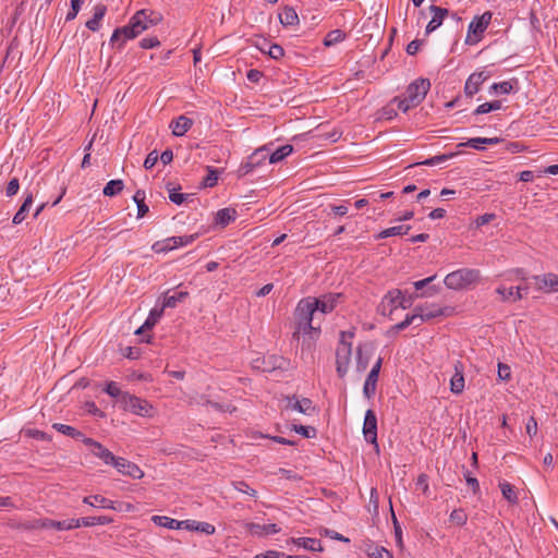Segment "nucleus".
I'll use <instances>...</instances> for the list:
<instances>
[{
    "instance_id": "nucleus-1",
    "label": "nucleus",
    "mask_w": 558,
    "mask_h": 558,
    "mask_svg": "<svg viewBox=\"0 0 558 558\" xmlns=\"http://www.w3.org/2000/svg\"><path fill=\"white\" fill-rule=\"evenodd\" d=\"M294 331L292 338L302 342V354L312 351L320 335V324L315 325L318 318L316 298L308 296L299 301L294 313Z\"/></svg>"
},
{
    "instance_id": "nucleus-35",
    "label": "nucleus",
    "mask_w": 558,
    "mask_h": 558,
    "mask_svg": "<svg viewBox=\"0 0 558 558\" xmlns=\"http://www.w3.org/2000/svg\"><path fill=\"white\" fill-rule=\"evenodd\" d=\"M33 205V195L29 194L25 197L22 206L20 207V209L17 210V213L14 215L13 217V223L14 225H20L22 223L25 218H26V215L31 208V206Z\"/></svg>"
},
{
    "instance_id": "nucleus-22",
    "label": "nucleus",
    "mask_w": 558,
    "mask_h": 558,
    "mask_svg": "<svg viewBox=\"0 0 558 558\" xmlns=\"http://www.w3.org/2000/svg\"><path fill=\"white\" fill-rule=\"evenodd\" d=\"M496 293L500 295V300L504 302H515L523 298V294L521 293V287L506 288L505 286H499L496 289Z\"/></svg>"
},
{
    "instance_id": "nucleus-38",
    "label": "nucleus",
    "mask_w": 558,
    "mask_h": 558,
    "mask_svg": "<svg viewBox=\"0 0 558 558\" xmlns=\"http://www.w3.org/2000/svg\"><path fill=\"white\" fill-rule=\"evenodd\" d=\"M123 187H124V183L122 180H120V179L111 180L106 184L102 193L105 196L112 197V196H116L119 193H121Z\"/></svg>"
},
{
    "instance_id": "nucleus-14",
    "label": "nucleus",
    "mask_w": 558,
    "mask_h": 558,
    "mask_svg": "<svg viewBox=\"0 0 558 558\" xmlns=\"http://www.w3.org/2000/svg\"><path fill=\"white\" fill-rule=\"evenodd\" d=\"M286 401L287 403L284 405V410L287 411H298L303 414H311L312 412L315 411V408L311 399H298L293 396L287 397Z\"/></svg>"
},
{
    "instance_id": "nucleus-54",
    "label": "nucleus",
    "mask_w": 558,
    "mask_h": 558,
    "mask_svg": "<svg viewBox=\"0 0 558 558\" xmlns=\"http://www.w3.org/2000/svg\"><path fill=\"white\" fill-rule=\"evenodd\" d=\"M498 379L509 381L511 379L510 366L504 363H498Z\"/></svg>"
},
{
    "instance_id": "nucleus-26",
    "label": "nucleus",
    "mask_w": 558,
    "mask_h": 558,
    "mask_svg": "<svg viewBox=\"0 0 558 558\" xmlns=\"http://www.w3.org/2000/svg\"><path fill=\"white\" fill-rule=\"evenodd\" d=\"M107 12V8L104 4H97L94 8L93 17L86 22V27L93 32H97L100 27V22Z\"/></svg>"
},
{
    "instance_id": "nucleus-8",
    "label": "nucleus",
    "mask_w": 558,
    "mask_h": 558,
    "mask_svg": "<svg viewBox=\"0 0 558 558\" xmlns=\"http://www.w3.org/2000/svg\"><path fill=\"white\" fill-rule=\"evenodd\" d=\"M409 306L410 302L404 298L402 291L392 290L385 295L380 303L379 310L384 315H391L393 310L398 307L408 308Z\"/></svg>"
},
{
    "instance_id": "nucleus-47",
    "label": "nucleus",
    "mask_w": 558,
    "mask_h": 558,
    "mask_svg": "<svg viewBox=\"0 0 558 558\" xmlns=\"http://www.w3.org/2000/svg\"><path fill=\"white\" fill-rule=\"evenodd\" d=\"M449 520L459 525V526H462L466 523L468 521V514L465 513V511L461 508L459 509H454L451 513H450V517H449Z\"/></svg>"
},
{
    "instance_id": "nucleus-16",
    "label": "nucleus",
    "mask_w": 558,
    "mask_h": 558,
    "mask_svg": "<svg viewBox=\"0 0 558 558\" xmlns=\"http://www.w3.org/2000/svg\"><path fill=\"white\" fill-rule=\"evenodd\" d=\"M488 77H489V75L484 71L472 73L465 82V86H464L465 95L469 97L474 96L480 90L481 85Z\"/></svg>"
},
{
    "instance_id": "nucleus-50",
    "label": "nucleus",
    "mask_w": 558,
    "mask_h": 558,
    "mask_svg": "<svg viewBox=\"0 0 558 558\" xmlns=\"http://www.w3.org/2000/svg\"><path fill=\"white\" fill-rule=\"evenodd\" d=\"M292 429L305 438H313L316 436V429L314 427L294 424Z\"/></svg>"
},
{
    "instance_id": "nucleus-25",
    "label": "nucleus",
    "mask_w": 558,
    "mask_h": 558,
    "mask_svg": "<svg viewBox=\"0 0 558 558\" xmlns=\"http://www.w3.org/2000/svg\"><path fill=\"white\" fill-rule=\"evenodd\" d=\"M193 125V121L185 117L180 116L175 121H173L170 125L172 129V134L174 136H183Z\"/></svg>"
},
{
    "instance_id": "nucleus-24",
    "label": "nucleus",
    "mask_w": 558,
    "mask_h": 558,
    "mask_svg": "<svg viewBox=\"0 0 558 558\" xmlns=\"http://www.w3.org/2000/svg\"><path fill=\"white\" fill-rule=\"evenodd\" d=\"M83 502L92 507H101L106 509L117 510L116 502L105 498L101 495L86 496L83 498Z\"/></svg>"
},
{
    "instance_id": "nucleus-62",
    "label": "nucleus",
    "mask_w": 558,
    "mask_h": 558,
    "mask_svg": "<svg viewBox=\"0 0 558 558\" xmlns=\"http://www.w3.org/2000/svg\"><path fill=\"white\" fill-rule=\"evenodd\" d=\"M195 531L203 532L205 534L211 535L215 533L216 529L213 524L207 522H199L195 525Z\"/></svg>"
},
{
    "instance_id": "nucleus-44",
    "label": "nucleus",
    "mask_w": 558,
    "mask_h": 558,
    "mask_svg": "<svg viewBox=\"0 0 558 558\" xmlns=\"http://www.w3.org/2000/svg\"><path fill=\"white\" fill-rule=\"evenodd\" d=\"M344 38H345V34L342 31L333 29L326 35V37L324 39V45L327 47H330L332 45H336V44L342 41Z\"/></svg>"
},
{
    "instance_id": "nucleus-11",
    "label": "nucleus",
    "mask_w": 558,
    "mask_h": 558,
    "mask_svg": "<svg viewBox=\"0 0 558 558\" xmlns=\"http://www.w3.org/2000/svg\"><path fill=\"white\" fill-rule=\"evenodd\" d=\"M363 434L366 441L375 445L376 451L379 450V446L377 442V417L373 410H367L365 413L364 424H363Z\"/></svg>"
},
{
    "instance_id": "nucleus-61",
    "label": "nucleus",
    "mask_w": 558,
    "mask_h": 558,
    "mask_svg": "<svg viewBox=\"0 0 558 558\" xmlns=\"http://www.w3.org/2000/svg\"><path fill=\"white\" fill-rule=\"evenodd\" d=\"M153 251L156 253H166L171 251V246L169 244L168 239L163 241H158L153 245Z\"/></svg>"
},
{
    "instance_id": "nucleus-53",
    "label": "nucleus",
    "mask_w": 558,
    "mask_h": 558,
    "mask_svg": "<svg viewBox=\"0 0 558 558\" xmlns=\"http://www.w3.org/2000/svg\"><path fill=\"white\" fill-rule=\"evenodd\" d=\"M265 46H268L267 54L271 57L272 59H280L283 57L284 51L283 48L277 44H267L265 43Z\"/></svg>"
},
{
    "instance_id": "nucleus-32",
    "label": "nucleus",
    "mask_w": 558,
    "mask_h": 558,
    "mask_svg": "<svg viewBox=\"0 0 558 558\" xmlns=\"http://www.w3.org/2000/svg\"><path fill=\"white\" fill-rule=\"evenodd\" d=\"M235 215H236V213L232 208L220 209L217 211V214L215 216V222H216V225L223 228L235 219Z\"/></svg>"
},
{
    "instance_id": "nucleus-12",
    "label": "nucleus",
    "mask_w": 558,
    "mask_h": 558,
    "mask_svg": "<svg viewBox=\"0 0 558 558\" xmlns=\"http://www.w3.org/2000/svg\"><path fill=\"white\" fill-rule=\"evenodd\" d=\"M533 280L538 291L544 293L558 292V275L554 272H546L544 275L534 276Z\"/></svg>"
},
{
    "instance_id": "nucleus-36",
    "label": "nucleus",
    "mask_w": 558,
    "mask_h": 558,
    "mask_svg": "<svg viewBox=\"0 0 558 558\" xmlns=\"http://www.w3.org/2000/svg\"><path fill=\"white\" fill-rule=\"evenodd\" d=\"M198 238V233H194L191 235H183V236H171L168 238L169 244L171 246V251L181 246H185L187 244H191Z\"/></svg>"
},
{
    "instance_id": "nucleus-34",
    "label": "nucleus",
    "mask_w": 558,
    "mask_h": 558,
    "mask_svg": "<svg viewBox=\"0 0 558 558\" xmlns=\"http://www.w3.org/2000/svg\"><path fill=\"white\" fill-rule=\"evenodd\" d=\"M92 453L102 460L106 464H111L116 460V456L105 448L100 442L98 445H95V448L92 449Z\"/></svg>"
},
{
    "instance_id": "nucleus-10",
    "label": "nucleus",
    "mask_w": 558,
    "mask_h": 558,
    "mask_svg": "<svg viewBox=\"0 0 558 558\" xmlns=\"http://www.w3.org/2000/svg\"><path fill=\"white\" fill-rule=\"evenodd\" d=\"M268 157V147L263 146L254 150V153L248 156L245 163H243L240 169V175H246L247 173L252 172L256 167L264 163V161Z\"/></svg>"
},
{
    "instance_id": "nucleus-13",
    "label": "nucleus",
    "mask_w": 558,
    "mask_h": 558,
    "mask_svg": "<svg viewBox=\"0 0 558 558\" xmlns=\"http://www.w3.org/2000/svg\"><path fill=\"white\" fill-rule=\"evenodd\" d=\"M112 465L117 469V471L123 475H126V476H130L132 478H143L144 477V472L141 470V468L122 458V457H117L116 460L113 461Z\"/></svg>"
},
{
    "instance_id": "nucleus-57",
    "label": "nucleus",
    "mask_w": 558,
    "mask_h": 558,
    "mask_svg": "<svg viewBox=\"0 0 558 558\" xmlns=\"http://www.w3.org/2000/svg\"><path fill=\"white\" fill-rule=\"evenodd\" d=\"M512 84L510 82L495 83L492 89L499 94H509L512 90Z\"/></svg>"
},
{
    "instance_id": "nucleus-17",
    "label": "nucleus",
    "mask_w": 558,
    "mask_h": 558,
    "mask_svg": "<svg viewBox=\"0 0 558 558\" xmlns=\"http://www.w3.org/2000/svg\"><path fill=\"white\" fill-rule=\"evenodd\" d=\"M340 298V293H328L316 298L317 314L320 313L324 315L333 311Z\"/></svg>"
},
{
    "instance_id": "nucleus-9",
    "label": "nucleus",
    "mask_w": 558,
    "mask_h": 558,
    "mask_svg": "<svg viewBox=\"0 0 558 558\" xmlns=\"http://www.w3.org/2000/svg\"><path fill=\"white\" fill-rule=\"evenodd\" d=\"M430 88V82L427 78H417L412 82L405 90L408 102L418 106L426 97Z\"/></svg>"
},
{
    "instance_id": "nucleus-37",
    "label": "nucleus",
    "mask_w": 558,
    "mask_h": 558,
    "mask_svg": "<svg viewBox=\"0 0 558 558\" xmlns=\"http://www.w3.org/2000/svg\"><path fill=\"white\" fill-rule=\"evenodd\" d=\"M292 151H293L292 145H289V144L283 145V146L279 147L278 149H276L270 155L268 154L269 162L277 163V162L281 161L282 159H284L286 157H288Z\"/></svg>"
},
{
    "instance_id": "nucleus-27",
    "label": "nucleus",
    "mask_w": 558,
    "mask_h": 558,
    "mask_svg": "<svg viewBox=\"0 0 558 558\" xmlns=\"http://www.w3.org/2000/svg\"><path fill=\"white\" fill-rule=\"evenodd\" d=\"M500 140L498 137H474L470 138L464 143H460L458 147H472L477 150H483V144L494 145L499 143Z\"/></svg>"
},
{
    "instance_id": "nucleus-49",
    "label": "nucleus",
    "mask_w": 558,
    "mask_h": 558,
    "mask_svg": "<svg viewBox=\"0 0 558 558\" xmlns=\"http://www.w3.org/2000/svg\"><path fill=\"white\" fill-rule=\"evenodd\" d=\"M233 487L238 490V492H241L243 494H246L251 497H256L257 496V492L253 488H251L248 486L247 483H245L244 481H236V482H233Z\"/></svg>"
},
{
    "instance_id": "nucleus-28",
    "label": "nucleus",
    "mask_w": 558,
    "mask_h": 558,
    "mask_svg": "<svg viewBox=\"0 0 558 558\" xmlns=\"http://www.w3.org/2000/svg\"><path fill=\"white\" fill-rule=\"evenodd\" d=\"M291 543L311 551H322L323 547L318 539L311 537L291 538Z\"/></svg>"
},
{
    "instance_id": "nucleus-63",
    "label": "nucleus",
    "mask_w": 558,
    "mask_h": 558,
    "mask_svg": "<svg viewBox=\"0 0 558 558\" xmlns=\"http://www.w3.org/2000/svg\"><path fill=\"white\" fill-rule=\"evenodd\" d=\"M496 218V215L495 214H484L482 216H478L476 219H475V226L477 228L484 226V225H487L489 223L490 221H493L494 219Z\"/></svg>"
},
{
    "instance_id": "nucleus-39",
    "label": "nucleus",
    "mask_w": 558,
    "mask_h": 558,
    "mask_svg": "<svg viewBox=\"0 0 558 558\" xmlns=\"http://www.w3.org/2000/svg\"><path fill=\"white\" fill-rule=\"evenodd\" d=\"M133 201L137 205V218H143L148 213V206L145 204V192L138 190L133 196Z\"/></svg>"
},
{
    "instance_id": "nucleus-5",
    "label": "nucleus",
    "mask_w": 558,
    "mask_h": 558,
    "mask_svg": "<svg viewBox=\"0 0 558 558\" xmlns=\"http://www.w3.org/2000/svg\"><path fill=\"white\" fill-rule=\"evenodd\" d=\"M121 407L124 411H130L131 413L143 417H153L156 414L155 408L151 403L131 393H125L122 397Z\"/></svg>"
},
{
    "instance_id": "nucleus-3",
    "label": "nucleus",
    "mask_w": 558,
    "mask_h": 558,
    "mask_svg": "<svg viewBox=\"0 0 558 558\" xmlns=\"http://www.w3.org/2000/svg\"><path fill=\"white\" fill-rule=\"evenodd\" d=\"M480 279V270L472 268H461L448 274L444 283L448 289L463 290L474 284Z\"/></svg>"
},
{
    "instance_id": "nucleus-43",
    "label": "nucleus",
    "mask_w": 558,
    "mask_h": 558,
    "mask_svg": "<svg viewBox=\"0 0 558 558\" xmlns=\"http://www.w3.org/2000/svg\"><path fill=\"white\" fill-rule=\"evenodd\" d=\"M52 427L58 430L59 433L70 436L72 438L80 439V437H83V434L75 429L74 427L61 423H54Z\"/></svg>"
},
{
    "instance_id": "nucleus-51",
    "label": "nucleus",
    "mask_w": 558,
    "mask_h": 558,
    "mask_svg": "<svg viewBox=\"0 0 558 558\" xmlns=\"http://www.w3.org/2000/svg\"><path fill=\"white\" fill-rule=\"evenodd\" d=\"M417 317L418 316H416L414 313L411 314V315H407V317L401 323H399V324L393 326V329L397 330V331H400V330L405 329L407 327H409L412 324H415L416 326H418L417 325V323H418Z\"/></svg>"
},
{
    "instance_id": "nucleus-2",
    "label": "nucleus",
    "mask_w": 558,
    "mask_h": 558,
    "mask_svg": "<svg viewBox=\"0 0 558 558\" xmlns=\"http://www.w3.org/2000/svg\"><path fill=\"white\" fill-rule=\"evenodd\" d=\"M162 16L160 13L140 10L129 21V24L114 29L111 36V43H118V48H122L124 43L134 39L143 32L160 23Z\"/></svg>"
},
{
    "instance_id": "nucleus-46",
    "label": "nucleus",
    "mask_w": 558,
    "mask_h": 558,
    "mask_svg": "<svg viewBox=\"0 0 558 558\" xmlns=\"http://www.w3.org/2000/svg\"><path fill=\"white\" fill-rule=\"evenodd\" d=\"M500 108H501V102L499 100H494L490 102H485V104L480 105L475 109L474 113L475 114H484V113H488L490 111L499 110Z\"/></svg>"
},
{
    "instance_id": "nucleus-40",
    "label": "nucleus",
    "mask_w": 558,
    "mask_h": 558,
    "mask_svg": "<svg viewBox=\"0 0 558 558\" xmlns=\"http://www.w3.org/2000/svg\"><path fill=\"white\" fill-rule=\"evenodd\" d=\"M409 230H410L409 226H396V227H391V228H387V229L383 230L377 235V238L385 239V238L395 236V235H403V234H407L409 232Z\"/></svg>"
},
{
    "instance_id": "nucleus-30",
    "label": "nucleus",
    "mask_w": 558,
    "mask_h": 558,
    "mask_svg": "<svg viewBox=\"0 0 558 558\" xmlns=\"http://www.w3.org/2000/svg\"><path fill=\"white\" fill-rule=\"evenodd\" d=\"M163 310H165L163 305L160 308H153L149 312V315H148L147 319L145 320V323L143 324V326H141L135 331V333L140 335L145 329H151L157 324V322L160 319V317L162 316Z\"/></svg>"
},
{
    "instance_id": "nucleus-52",
    "label": "nucleus",
    "mask_w": 558,
    "mask_h": 558,
    "mask_svg": "<svg viewBox=\"0 0 558 558\" xmlns=\"http://www.w3.org/2000/svg\"><path fill=\"white\" fill-rule=\"evenodd\" d=\"M457 155H459V153H451V154L439 155V156H435V157L428 158V159L424 160L421 163L422 165H427V166H434V165H437L439 162L446 161V160H448L450 158H453Z\"/></svg>"
},
{
    "instance_id": "nucleus-64",
    "label": "nucleus",
    "mask_w": 558,
    "mask_h": 558,
    "mask_svg": "<svg viewBox=\"0 0 558 558\" xmlns=\"http://www.w3.org/2000/svg\"><path fill=\"white\" fill-rule=\"evenodd\" d=\"M158 161V153L156 150H153L150 151L145 161H144V167L146 169H151Z\"/></svg>"
},
{
    "instance_id": "nucleus-55",
    "label": "nucleus",
    "mask_w": 558,
    "mask_h": 558,
    "mask_svg": "<svg viewBox=\"0 0 558 558\" xmlns=\"http://www.w3.org/2000/svg\"><path fill=\"white\" fill-rule=\"evenodd\" d=\"M369 558H393L392 555L384 547H374L368 551Z\"/></svg>"
},
{
    "instance_id": "nucleus-20",
    "label": "nucleus",
    "mask_w": 558,
    "mask_h": 558,
    "mask_svg": "<svg viewBox=\"0 0 558 558\" xmlns=\"http://www.w3.org/2000/svg\"><path fill=\"white\" fill-rule=\"evenodd\" d=\"M464 390L463 366L461 362L454 364V374L450 379V391L456 395L462 393Z\"/></svg>"
},
{
    "instance_id": "nucleus-6",
    "label": "nucleus",
    "mask_w": 558,
    "mask_h": 558,
    "mask_svg": "<svg viewBox=\"0 0 558 558\" xmlns=\"http://www.w3.org/2000/svg\"><path fill=\"white\" fill-rule=\"evenodd\" d=\"M347 337L352 338V333L341 332L340 343L336 350L337 373L340 377L347 374L351 360V342L347 341Z\"/></svg>"
},
{
    "instance_id": "nucleus-4",
    "label": "nucleus",
    "mask_w": 558,
    "mask_h": 558,
    "mask_svg": "<svg viewBox=\"0 0 558 558\" xmlns=\"http://www.w3.org/2000/svg\"><path fill=\"white\" fill-rule=\"evenodd\" d=\"M492 17V12L486 11L471 21L464 39L465 45L474 46L482 40L485 31L490 24Z\"/></svg>"
},
{
    "instance_id": "nucleus-23",
    "label": "nucleus",
    "mask_w": 558,
    "mask_h": 558,
    "mask_svg": "<svg viewBox=\"0 0 558 558\" xmlns=\"http://www.w3.org/2000/svg\"><path fill=\"white\" fill-rule=\"evenodd\" d=\"M40 527L54 529L59 531L72 530L78 527L76 519H70L64 521L45 520L39 524Z\"/></svg>"
},
{
    "instance_id": "nucleus-59",
    "label": "nucleus",
    "mask_w": 558,
    "mask_h": 558,
    "mask_svg": "<svg viewBox=\"0 0 558 558\" xmlns=\"http://www.w3.org/2000/svg\"><path fill=\"white\" fill-rule=\"evenodd\" d=\"M20 189V182L19 179L13 178L9 181L7 189H5V195L11 197L15 195L19 192Z\"/></svg>"
},
{
    "instance_id": "nucleus-29",
    "label": "nucleus",
    "mask_w": 558,
    "mask_h": 558,
    "mask_svg": "<svg viewBox=\"0 0 558 558\" xmlns=\"http://www.w3.org/2000/svg\"><path fill=\"white\" fill-rule=\"evenodd\" d=\"M280 23L283 26H294L299 24V16L292 7L286 5L279 14Z\"/></svg>"
},
{
    "instance_id": "nucleus-58",
    "label": "nucleus",
    "mask_w": 558,
    "mask_h": 558,
    "mask_svg": "<svg viewBox=\"0 0 558 558\" xmlns=\"http://www.w3.org/2000/svg\"><path fill=\"white\" fill-rule=\"evenodd\" d=\"M395 117H397V111L391 102L380 110V119L392 120Z\"/></svg>"
},
{
    "instance_id": "nucleus-7",
    "label": "nucleus",
    "mask_w": 558,
    "mask_h": 558,
    "mask_svg": "<svg viewBox=\"0 0 558 558\" xmlns=\"http://www.w3.org/2000/svg\"><path fill=\"white\" fill-rule=\"evenodd\" d=\"M418 319L417 325H421L423 322L430 320L433 318L439 316H450L454 313V307L452 306H439L438 304H425L421 306H416L413 312Z\"/></svg>"
},
{
    "instance_id": "nucleus-41",
    "label": "nucleus",
    "mask_w": 558,
    "mask_h": 558,
    "mask_svg": "<svg viewBox=\"0 0 558 558\" xmlns=\"http://www.w3.org/2000/svg\"><path fill=\"white\" fill-rule=\"evenodd\" d=\"M499 487L505 499H507L510 504L518 502L517 493L511 484L504 482L499 484Z\"/></svg>"
},
{
    "instance_id": "nucleus-19",
    "label": "nucleus",
    "mask_w": 558,
    "mask_h": 558,
    "mask_svg": "<svg viewBox=\"0 0 558 558\" xmlns=\"http://www.w3.org/2000/svg\"><path fill=\"white\" fill-rule=\"evenodd\" d=\"M246 531L254 536H265L269 534H276L280 531V529L276 524H258V523H246Z\"/></svg>"
},
{
    "instance_id": "nucleus-18",
    "label": "nucleus",
    "mask_w": 558,
    "mask_h": 558,
    "mask_svg": "<svg viewBox=\"0 0 558 558\" xmlns=\"http://www.w3.org/2000/svg\"><path fill=\"white\" fill-rule=\"evenodd\" d=\"M429 11L432 13V20L426 26V33L436 31L442 24L445 17L449 15V11L447 9L437 5H430Z\"/></svg>"
},
{
    "instance_id": "nucleus-33",
    "label": "nucleus",
    "mask_w": 558,
    "mask_h": 558,
    "mask_svg": "<svg viewBox=\"0 0 558 558\" xmlns=\"http://www.w3.org/2000/svg\"><path fill=\"white\" fill-rule=\"evenodd\" d=\"M80 526H93V525H106L110 524L113 520L110 517L100 515V517H86L76 519Z\"/></svg>"
},
{
    "instance_id": "nucleus-15",
    "label": "nucleus",
    "mask_w": 558,
    "mask_h": 558,
    "mask_svg": "<svg viewBox=\"0 0 558 558\" xmlns=\"http://www.w3.org/2000/svg\"><path fill=\"white\" fill-rule=\"evenodd\" d=\"M381 367V359L379 357L377 362L373 365L371 372L367 375V378L365 380L363 392L366 398H372L376 392V385L379 376Z\"/></svg>"
},
{
    "instance_id": "nucleus-45",
    "label": "nucleus",
    "mask_w": 558,
    "mask_h": 558,
    "mask_svg": "<svg viewBox=\"0 0 558 558\" xmlns=\"http://www.w3.org/2000/svg\"><path fill=\"white\" fill-rule=\"evenodd\" d=\"M104 391L108 393L110 397L117 398L120 404H122V397L126 393L121 391L118 384L114 381H108L106 384V387L104 388Z\"/></svg>"
},
{
    "instance_id": "nucleus-60",
    "label": "nucleus",
    "mask_w": 558,
    "mask_h": 558,
    "mask_svg": "<svg viewBox=\"0 0 558 558\" xmlns=\"http://www.w3.org/2000/svg\"><path fill=\"white\" fill-rule=\"evenodd\" d=\"M159 45H160V41L158 40L157 37L143 38L140 41V46L143 49H151V48L158 47Z\"/></svg>"
},
{
    "instance_id": "nucleus-42",
    "label": "nucleus",
    "mask_w": 558,
    "mask_h": 558,
    "mask_svg": "<svg viewBox=\"0 0 558 558\" xmlns=\"http://www.w3.org/2000/svg\"><path fill=\"white\" fill-rule=\"evenodd\" d=\"M189 293L186 291H180L174 295H166L163 299V307H175L179 302L184 301L187 298Z\"/></svg>"
},
{
    "instance_id": "nucleus-48",
    "label": "nucleus",
    "mask_w": 558,
    "mask_h": 558,
    "mask_svg": "<svg viewBox=\"0 0 558 558\" xmlns=\"http://www.w3.org/2000/svg\"><path fill=\"white\" fill-rule=\"evenodd\" d=\"M207 171L208 174L204 179L203 184L206 187H213L217 184L219 171L211 167H207Z\"/></svg>"
},
{
    "instance_id": "nucleus-21",
    "label": "nucleus",
    "mask_w": 558,
    "mask_h": 558,
    "mask_svg": "<svg viewBox=\"0 0 558 558\" xmlns=\"http://www.w3.org/2000/svg\"><path fill=\"white\" fill-rule=\"evenodd\" d=\"M435 278H436V275L427 277V278L418 280V281H415L413 284H414V288L416 291L423 290L424 288L427 287V289L424 290L423 292L415 294V298H424V296L430 298V296H434L435 294H437L439 291V289L437 287H435V286L428 287V284L430 282H433L435 280Z\"/></svg>"
},
{
    "instance_id": "nucleus-31",
    "label": "nucleus",
    "mask_w": 558,
    "mask_h": 558,
    "mask_svg": "<svg viewBox=\"0 0 558 558\" xmlns=\"http://www.w3.org/2000/svg\"><path fill=\"white\" fill-rule=\"evenodd\" d=\"M151 521L159 526H163L170 530L182 529L183 524H185V522H181L166 515H154Z\"/></svg>"
},
{
    "instance_id": "nucleus-56",
    "label": "nucleus",
    "mask_w": 558,
    "mask_h": 558,
    "mask_svg": "<svg viewBox=\"0 0 558 558\" xmlns=\"http://www.w3.org/2000/svg\"><path fill=\"white\" fill-rule=\"evenodd\" d=\"M391 104H397L398 109L402 110L403 112H407L411 108L416 107V105H410V102H408V97L407 96L404 98L395 97L391 100Z\"/></svg>"
}]
</instances>
